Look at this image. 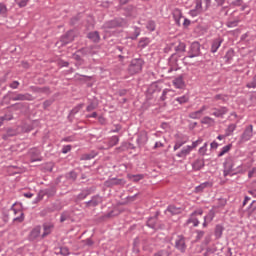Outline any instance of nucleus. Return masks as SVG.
Listing matches in <instances>:
<instances>
[{"label":"nucleus","instance_id":"obj_43","mask_svg":"<svg viewBox=\"0 0 256 256\" xmlns=\"http://www.w3.org/2000/svg\"><path fill=\"white\" fill-rule=\"evenodd\" d=\"M213 219H215V211L210 210L209 213L206 216H204V220L208 221V223H211Z\"/></svg>","mask_w":256,"mask_h":256},{"label":"nucleus","instance_id":"obj_33","mask_svg":"<svg viewBox=\"0 0 256 256\" xmlns=\"http://www.w3.org/2000/svg\"><path fill=\"white\" fill-rule=\"evenodd\" d=\"M26 107H27V103L18 102L13 104L11 106V109H13V111H23Z\"/></svg>","mask_w":256,"mask_h":256},{"label":"nucleus","instance_id":"obj_28","mask_svg":"<svg viewBox=\"0 0 256 256\" xmlns=\"http://www.w3.org/2000/svg\"><path fill=\"white\" fill-rule=\"evenodd\" d=\"M223 231H225V228H223L221 224H217L214 232L216 239H221V237H223Z\"/></svg>","mask_w":256,"mask_h":256},{"label":"nucleus","instance_id":"obj_53","mask_svg":"<svg viewBox=\"0 0 256 256\" xmlns=\"http://www.w3.org/2000/svg\"><path fill=\"white\" fill-rule=\"evenodd\" d=\"M176 51H179L180 53H185L186 45L185 43H180L178 46H176Z\"/></svg>","mask_w":256,"mask_h":256},{"label":"nucleus","instance_id":"obj_12","mask_svg":"<svg viewBox=\"0 0 256 256\" xmlns=\"http://www.w3.org/2000/svg\"><path fill=\"white\" fill-rule=\"evenodd\" d=\"M172 83L176 89L185 88V74H181L178 77L174 78Z\"/></svg>","mask_w":256,"mask_h":256},{"label":"nucleus","instance_id":"obj_62","mask_svg":"<svg viewBox=\"0 0 256 256\" xmlns=\"http://www.w3.org/2000/svg\"><path fill=\"white\" fill-rule=\"evenodd\" d=\"M201 143H203V140L202 138H199L198 140L194 141L190 147H192V149H195L198 145H201Z\"/></svg>","mask_w":256,"mask_h":256},{"label":"nucleus","instance_id":"obj_20","mask_svg":"<svg viewBox=\"0 0 256 256\" xmlns=\"http://www.w3.org/2000/svg\"><path fill=\"white\" fill-rule=\"evenodd\" d=\"M165 213H170V215H180V213H183V209L175 205H169Z\"/></svg>","mask_w":256,"mask_h":256},{"label":"nucleus","instance_id":"obj_31","mask_svg":"<svg viewBox=\"0 0 256 256\" xmlns=\"http://www.w3.org/2000/svg\"><path fill=\"white\" fill-rule=\"evenodd\" d=\"M119 144V138L118 136H112L109 138L108 142H107V148L111 149V147H115V145Z\"/></svg>","mask_w":256,"mask_h":256},{"label":"nucleus","instance_id":"obj_29","mask_svg":"<svg viewBox=\"0 0 256 256\" xmlns=\"http://www.w3.org/2000/svg\"><path fill=\"white\" fill-rule=\"evenodd\" d=\"M150 43H151V38L143 37L140 39L138 43V47H140V49H145V47H148Z\"/></svg>","mask_w":256,"mask_h":256},{"label":"nucleus","instance_id":"obj_58","mask_svg":"<svg viewBox=\"0 0 256 256\" xmlns=\"http://www.w3.org/2000/svg\"><path fill=\"white\" fill-rule=\"evenodd\" d=\"M19 81L14 80L12 83L9 84L10 89H19Z\"/></svg>","mask_w":256,"mask_h":256},{"label":"nucleus","instance_id":"obj_41","mask_svg":"<svg viewBox=\"0 0 256 256\" xmlns=\"http://www.w3.org/2000/svg\"><path fill=\"white\" fill-rule=\"evenodd\" d=\"M247 89H256V74L253 76L252 80L247 82Z\"/></svg>","mask_w":256,"mask_h":256},{"label":"nucleus","instance_id":"obj_60","mask_svg":"<svg viewBox=\"0 0 256 256\" xmlns=\"http://www.w3.org/2000/svg\"><path fill=\"white\" fill-rule=\"evenodd\" d=\"M199 13H201V11H200V10H197L196 8H194V9H192V10L189 11V15H190L191 17H197V15H199Z\"/></svg>","mask_w":256,"mask_h":256},{"label":"nucleus","instance_id":"obj_61","mask_svg":"<svg viewBox=\"0 0 256 256\" xmlns=\"http://www.w3.org/2000/svg\"><path fill=\"white\" fill-rule=\"evenodd\" d=\"M16 3L20 7H27V3H29V0H16Z\"/></svg>","mask_w":256,"mask_h":256},{"label":"nucleus","instance_id":"obj_42","mask_svg":"<svg viewBox=\"0 0 256 256\" xmlns=\"http://www.w3.org/2000/svg\"><path fill=\"white\" fill-rule=\"evenodd\" d=\"M189 117H190V119H201V117H203V114L201 113L200 110H198V111H195V112H191L189 114Z\"/></svg>","mask_w":256,"mask_h":256},{"label":"nucleus","instance_id":"obj_6","mask_svg":"<svg viewBox=\"0 0 256 256\" xmlns=\"http://www.w3.org/2000/svg\"><path fill=\"white\" fill-rule=\"evenodd\" d=\"M115 27H127V20L123 18H116L104 24L105 29H115Z\"/></svg>","mask_w":256,"mask_h":256},{"label":"nucleus","instance_id":"obj_4","mask_svg":"<svg viewBox=\"0 0 256 256\" xmlns=\"http://www.w3.org/2000/svg\"><path fill=\"white\" fill-rule=\"evenodd\" d=\"M8 95H12L10 97V101H35V97L29 93H18L9 91Z\"/></svg>","mask_w":256,"mask_h":256},{"label":"nucleus","instance_id":"obj_2","mask_svg":"<svg viewBox=\"0 0 256 256\" xmlns=\"http://www.w3.org/2000/svg\"><path fill=\"white\" fill-rule=\"evenodd\" d=\"M195 57H201V44L199 42L191 43L187 51V56L183 58V61L186 59H193Z\"/></svg>","mask_w":256,"mask_h":256},{"label":"nucleus","instance_id":"obj_32","mask_svg":"<svg viewBox=\"0 0 256 256\" xmlns=\"http://www.w3.org/2000/svg\"><path fill=\"white\" fill-rule=\"evenodd\" d=\"M89 195H91V188H86L82 190V193L78 194L77 199H79L80 201H83V199H87Z\"/></svg>","mask_w":256,"mask_h":256},{"label":"nucleus","instance_id":"obj_45","mask_svg":"<svg viewBox=\"0 0 256 256\" xmlns=\"http://www.w3.org/2000/svg\"><path fill=\"white\" fill-rule=\"evenodd\" d=\"M180 105H184V103H187L189 101V96L183 95L181 97H178L175 99Z\"/></svg>","mask_w":256,"mask_h":256},{"label":"nucleus","instance_id":"obj_13","mask_svg":"<svg viewBox=\"0 0 256 256\" xmlns=\"http://www.w3.org/2000/svg\"><path fill=\"white\" fill-rule=\"evenodd\" d=\"M212 110L214 111L212 115L214 117L221 118V119H223L224 115H227V113H229V108L225 106H222L220 108H213Z\"/></svg>","mask_w":256,"mask_h":256},{"label":"nucleus","instance_id":"obj_1","mask_svg":"<svg viewBox=\"0 0 256 256\" xmlns=\"http://www.w3.org/2000/svg\"><path fill=\"white\" fill-rule=\"evenodd\" d=\"M223 175L224 177H233V175H237L239 173H243V164H239L237 166V161L233 159L232 157H228L225 159V162L223 163Z\"/></svg>","mask_w":256,"mask_h":256},{"label":"nucleus","instance_id":"obj_54","mask_svg":"<svg viewBox=\"0 0 256 256\" xmlns=\"http://www.w3.org/2000/svg\"><path fill=\"white\" fill-rule=\"evenodd\" d=\"M45 193H47V191H43V190L39 191L38 196L36 197V203L41 201L45 197Z\"/></svg>","mask_w":256,"mask_h":256},{"label":"nucleus","instance_id":"obj_14","mask_svg":"<svg viewBox=\"0 0 256 256\" xmlns=\"http://www.w3.org/2000/svg\"><path fill=\"white\" fill-rule=\"evenodd\" d=\"M157 215L158 213L147 220L146 225L147 227H150V229H159L160 224H159V219L157 218Z\"/></svg>","mask_w":256,"mask_h":256},{"label":"nucleus","instance_id":"obj_22","mask_svg":"<svg viewBox=\"0 0 256 256\" xmlns=\"http://www.w3.org/2000/svg\"><path fill=\"white\" fill-rule=\"evenodd\" d=\"M189 142V136H182L181 139L177 140L174 145V151L181 149L182 145Z\"/></svg>","mask_w":256,"mask_h":256},{"label":"nucleus","instance_id":"obj_24","mask_svg":"<svg viewBox=\"0 0 256 256\" xmlns=\"http://www.w3.org/2000/svg\"><path fill=\"white\" fill-rule=\"evenodd\" d=\"M87 37L92 41V43H99V41H101V36L98 31L89 32Z\"/></svg>","mask_w":256,"mask_h":256},{"label":"nucleus","instance_id":"obj_9","mask_svg":"<svg viewBox=\"0 0 256 256\" xmlns=\"http://www.w3.org/2000/svg\"><path fill=\"white\" fill-rule=\"evenodd\" d=\"M125 183H127L125 179H119V178H110L105 181L106 187H115V186L123 187Z\"/></svg>","mask_w":256,"mask_h":256},{"label":"nucleus","instance_id":"obj_40","mask_svg":"<svg viewBox=\"0 0 256 256\" xmlns=\"http://www.w3.org/2000/svg\"><path fill=\"white\" fill-rule=\"evenodd\" d=\"M169 93H173V90L167 88L164 89L162 91V95L160 96V101H167V95H169Z\"/></svg>","mask_w":256,"mask_h":256},{"label":"nucleus","instance_id":"obj_21","mask_svg":"<svg viewBox=\"0 0 256 256\" xmlns=\"http://www.w3.org/2000/svg\"><path fill=\"white\" fill-rule=\"evenodd\" d=\"M147 141H149L147 132H141L137 138V143H138L139 147H143V145H145V143H147Z\"/></svg>","mask_w":256,"mask_h":256},{"label":"nucleus","instance_id":"obj_49","mask_svg":"<svg viewBox=\"0 0 256 256\" xmlns=\"http://www.w3.org/2000/svg\"><path fill=\"white\" fill-rule=\"evenodd\" d=\"M198 11H203V0H195V8Z\"/></svg>","mask_w":256,"mask_h":256},{"label":"nucleus","instance_id":"obj_35","mask_svg":"<svg viewBox=\"0 0 256 256\" xmlns=\"http://www.w3.org/2000/svg\"><path fill=\"white\" fill-rule=\"evenodd\" d=\"M181 19H183V14L179 10H176L174 12V21L178 27H181Z\"/></svg>","mask_w":256,"mask_h":256},{"label":"nucleus","instance_id":"obj_44","mask_svg":"<svg viewBox=\"0 0 256 256\" xmlns=\"http://www.w3.org/2000/svg\"><path fill=\"white\" fill-rule=\"evenodd\" d=\"M146 29L151 32L155 31V29H156L155 21H153V20L148 21L146 24Z\"/></svg>","mask_w":256,"mask_h":256},{"label":"nucleus","instance_id":"obj_18","mask_svg":"<svg viewBox=\"0 0 256 256\" xmlns=\"http://www.w3.org/2000/svg\"><path fill=\"white\" fill-rule=\"evenodd\" d=\"M205 167V160L203 158H198L192 163L193 171H201Z\"/></svg>","mask_w":256,"mask_h":256},{"label":"nucleus","instance_id":"obj_52","mask_svg":"<svg viewBox=\"0 0 256 256\" xmlns=\"http://www.w3.org/2000/svg\"><path fill=\"white\" fill-rule=\"evenodd\" d=\"M144 177H145V175H143V174H136V175H132L131 179H133V181L135 183H137V182L141 181V179H144Z\"/></svg>","mask_w":256,"mask_h":256},{"label":"nucleus","instance_id":"obj_16","mask_svg":"<svg viewBox=\"0 0 256 256\" xmlns=\"http://www.w3.org/2000/svg\"><path fill=\"white\" fill-rule=\"evenodd\" d=\"M103 199L99 195H95L91 198V200L86 202V207H97L100 203H102Z\"/></svg>","mask_w":256,"mask_h":256},{"label":"nucleus","instance_id":"obj_17","mask_svg":"<svg viewBox=\"0 0 256 256\" xmlns=\"http://www.w3.org/2000/svg\"><path fill=\"white\" fill-rule=\"evenodd\" d=\"M191 151H193V147L187 145L183 147L181 151L176 154V157H179L180 159H185L187 155L191 154Z\"/></svg>","mask_w":256,"mask_h":256},{"label":"nucleus","instance_id":"obj_34","mask_svg":"<svg viewBox=\"0 0 256 256\" xmlns=\"http://www.w3.org/2000/svg\"><path fill=\"white\" fill-rule=\"evenodd\" d=\"M15 135H17V130L9 128L6 132V134H4L2 136V139H4V141H7V139H9V137H15Z\"/></svg>","mask_w":256,"mask_h":256},{"label":"nucleus","instance_id":"obj_46","mask_svg":"<svg viewBox=\"0 0 256 256\" xmlns=\"http://www.w3.org/2000/svg\"><path fill=\"white\" fill-rule=\"evenodd\" d=\"M66 178L69 181H77V173L75 171H70L68 174H66Z\"/></svg>","mask_w":256,"mask_h":256},{"label":"nucleus","instance_id":"obj_56","mask_svg":"<svg viewBox=\"0 0 256 256\" xmlns=\"http://www.w3.org/2000/svg\"><path fill=\"white\" fill-rule=\"evenodd\" d=\"M196 233H197V236H196V240H197V241L203 239V237H204V235H205V231H203V230H197Z\"/></svg>","mask_w":256,"mask_h":256},{"label":"nucleus","instance_id":"obj_7","mask_svg":"<svg viewBox=\"0 0 256 256\" xmlns=\"http://www.w3.org/2000/svg\"><path fill=\"white\" fill-rule=\"evenodd\" d=\"M75 40V32L73 30H70L66 32L61 38H60V45L63 47L64 45H69V43H73Z\"/></svg>","mask_w":256,"mask_h":256},{"label":"nucleus","instance_id":"obj_64","mask_svg":"<svg viewBox=\"0 0 256 256\" xmlns=\"http://www.w3.org/2000/svg\"><path fill=\"white\" fill-rule=\"evenodd\" d=\"M226 61H231L233 59V50H229L225 55Z\"/></svg>","mask_w":256,"mask_h":256},{"label":"nucleus","instance_id":"obj_59","mask_svg":"<svg viewBox=\"0 0 256 256\" xmlns=\"http://www.w3.org/2000/svg\"><path fill=\"white\" fill-rule=\"evenodd\" d=\"M237 25H239V20L228 21L227 23V27L230 28L237 27Z\"/></svg>","mask_w":256,"mask_h":256},{"label":"nucleus","instance_id":"obj_55","mask_svg":"<svg viewBox=\"0 0 256 256\" xmlns=\"http://www.w3.org/2000/svg\"><path fill=\"white\" fill-rule=\"evenodd\" d=\"M95 109H97V105H95V103H90L87 107H86V111L88 113H91V111H95Z\"/></svg>","mask_w":256,"mask_h":256},{"label":"nucleus","instance_id":"obj_15","mask_svg":"<svg viewBox=\"0 0 256 256\" xmlns=\"http://www.w3.org/2000/svg\"><path fill=\"white\" fill-rule=\"evenodd\" d=\"M223 43V38L218 37L216 39L212 40L210 51L211 53H217L219 51V47H221V44Z\"/></svg>","mask_w":256,"mask_h":256},{"label":"nucleus","instance_id":"obj_3","mask_svg":"<svg viewBox=\"0 0 256 256\" xmlns=\"http://www.w3.org/2000/svg\"><path fill=\"white\" fill-rule=\"evenodd\" d=\"M144 64H145V61H143V59L141 58L132 59L128 67V72L131 75H137V73H141Z\"/></svg>","mask_w":256,"mask_h":256},{"label":"nucleus","instance_id":"obj_5","mask_svg":"<svg viewBox=\"0 0 256 256\" xmlns=\"http://www.w3.org/2000/svg\"><path fill=\"white\" fill-rule=\"evenodd\" d=\"M174 247L180 253L187 252V239L183 235H177L174 239Z\"/></svg>","mask_w":256,"mask_h":256},{"label":"nucleus","instance_id":"obj_57","mask_svg":"<svg viewBox=\"0 0 256 256\" xmlns=\"http://www.w3.org/2000/svg\"><path fill=\"white\" fill-rule=\"evenodd\" d=\"M71 149H72L71 145H65V146L62 147V153L64 155H67V153H69L71 151Z\"/></svg>","mask_w":256,"mask_h":256},{"label":"nucleus","instance_id":"obj_36","mask_svg":"<svg viewBox=\"0 0 256 256\" xmlns=\"http://www.w3.org/2000/svg\"><path fill=\"white\" fill-rule=\"evenodd\" d=\"M235 129H237V124H230L225 130V137H231Z\"/></svg>","mask_w":256,"mask_h":256},{"label":"nucleus","instance_id":"obj_39","mask_svg":"<svg viewBox=\"0 0 256 256\" xmlns=\"http://www.w3.org/2000/svg\"><path fill=\"white\" fill-rule=\"evenodd\" d=\"M213 101H223V103H227L228 98L225 94H217L214 96Z\"/></svg>","mask_w":256,"mask_h":256},{"label":"nucleus","instance_id":"obj_8","mask_svg":"<svg viewBox=\"0 0 256 256\" xmlns=\"http://www.w3.org/2000/svg\"><path fill=\"white\" fill-rule=\"evenodd\" d=\"M15 203L11 206V211H13L14 215H19V217H14L13 222L14 223H23L25 221V214L23 213V210L15 208Z\"/></svg>","mask_w":256,"mask_h":256},{"label":"nucleus","instance_id":"obj_50","mask_svg":"<svg viewBox=\"0 0 256 256\" xmlns=\"http://www.w3.org/2000/svg\"><path fill=\"white\" fill-rule=\"evenodd\" d=\"M33 93H45L47 91V88H41V87H31Z\"/></svg>","mask_w":256,"mask_h":256},{"label":"nucleus","instance_id":"obj_63","mask_svg":"<svg viewBox=\"0 0 256 256\" xmlns=\"http://www.w3.org/2000/svg\"><path fill=\"white\" fill-rule=\"evenodd\" d=\"M154 256H169V252L167 250H161L155 253Z\"/></svg>","mask_w":256,"mask_h":256},{"label":"nucleus","instance_id":"obj_26","mask_svg":"<svg viewBox=\"0 0 256 256\" xmlns=\"http://www.w3.org/2000/svg\"><path fill=\"white\" fill-rule=\"evenodd\" d=\"M72 213L73 212L71 210H66L62 212L60 215V223H65V221H69V219H71Z\"/></svg>","mask_w":256,"mask_h":256},{"label":"nucleus","instance_id":"obj_30","mask_svg":"<svg viewBox=\"0 0 256 256\" xmlns=\"http://www.w3.org/2000/svg\"><path fill=\"white\" fill-rule=\"evenodd\" d=\"M95 157H97V152L92 151V152L83 154L81 156V161H91V159H95Z\"/></svg>","mask_w":256,"mask_h":256},{"label":"nucleus","instance_id":"obj_27","mask_svg":"<svg viewBox=\"0 0 256 256\" xmlns=\"http://www.w3.org/2000/svg\"><path fill=\"white\" fill-rule=\"evenodd\" d=\"M53 224H50V223H45L43 224V229H44V232L42 234V237H47V235H51V231H53Z\"/></svg>","mask_w":256,"mask_h":256},{"label":"nucleus","instance_id":"obj_25","mask_svg":"<svg viewBox=\"0 0 256 256\" xmlns=\"http://www.w3.org/2000/svg\"><path fill=\"white\" fill-rule=\"evenodd\" d=\"M40 235H41V227L37 226L30 232L29 239L30 241H35V239H37V237H39Z\"/></svg>","mask_w":256,"mask_h":256},{"label":"nucleus","instance_id":"obj_48","mask_svg":"<svg viewBox=\"0 0 256 256\" xmlns=\"http://www.w3.org/2000/svg\"><path fill=\"white\" fill-rule=\"evenodd\" d=\"M208 145H209V144H208L207 142H205L204 145L199 148L198 153H199L200 155H202V156L207 155V147H208Z\"/></svg>","mask_w":256,"mask_h":256},{"label":"nucleus","instance_id":"obj_47","mask_svg":"<svg viewBox=\"0 0 256 256\" xmlns=\"http://www.w3.org/2000/svg\"><path fill=\"white\" fill-rule=\"evenodd\" d=\"M82 109H83V104H78L71 110L70 115H77V113H79Z\"/></svg>","mask_w":256,"mask_h":256},{"label":"nucleus","instance_id":"obj_23","mask_svg":"<svg viewBox=\"0 0 256 256\" xmlns=\"http://www.w3.org/2000/svg\"><path fill=\"white\" fill-rule=\"evenodd\" d=\"M209 187H213V183H211L209 181L203 182L200 185L195 187V193H202V191H205V189H207Z\"/></svg>","mask_w":256,"mask_h":256},{"label":"nucleus","instance_id":"obj_11","mask_svg":"<svg viewBox=\"0 0 256 256\" xmlns=\"http://www.w3.org/2000/svg\"><path fill=\"white\" fill-rule=\"evenodd\" d=\"M197 215H203V210H196V211H194L191 215H190V217H189V219L187 220V223L189 224V223H193V225H194V227H198L199 226V219L197 218Z\"/></svg>","mask_w":256,"mask_h":256},{"label":"nucleus","instance_id":"obj_19","mask_svg":"<svg viewBox=\"0 0 256 256\" xmlns=\"http://www.w3.org/2000/svg\"><path fill=\"white\" fill-rule=\"evenodd\" d=\"M124 15L126 17H135V14L137 13V8L133 5H128L123 8Z\"/></svg>","mask_w":256,"mask_h":256},{"label":"nucleus","instance_id":"obj_38","mask_svg":"<svg viewBox=\"0 0 256 256\" xmlns=\"http://www.w3.org/2000/svg\"><path fill=\"white\" fill-rule=\"evenodd\" d=\"M201 123L202 125H213V123H215V119L209 116H205L204 118H202Z\"/></svg>","mask_w":256,"mask_h":256},{"label":"nucleus","instance_id":"obj_51","mask_svg":"<svg viewBox=\"0 0 256 256\" xmlns=\"http://www.w3.org/2000/svg\"><path fill=\"white\" fill-rule=\"evenodd\" d=\"M0 15L3 17L7 15V6L4 3H0Z\"/></svg>","mask_w":256,"mask_h":256},{"label":"nucleus","instance_id":"obj_37","mask_svg":"<svg viewBox=\"0 0 256 256\" xmlns=\"http://www.w3.org/2000/svg\"><path fill=\"white\" fill-rule=\"evenodd\" d=\"M231 147H233L232 144H228V145L222 147V149L218 153V157H223V155H225L226 153H229V151H231Z\"/></svg>","mask_w":256,"mask_h":256},{"label":"nucleus","instance_id":"obj_10","mask_svg":"<svg viewBox=\"0 0 256 256\" xmlns=\"http://www.w3.org/2000/svg\"><path fill=\"white\" fill-rule=\"evenodd\" d=\"M253 137V125H248L242 135L240 136L241 141L246 142V141H251Z\"/></svg>","mask_w":256,"mask_h":256}]
</instances>
